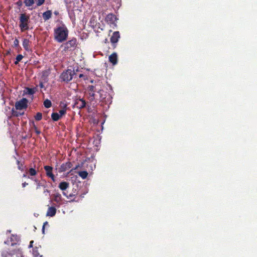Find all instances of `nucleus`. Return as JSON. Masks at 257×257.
<instances>
[{
    "label": "nucleus",
    "instance_id": "obj_36",
    "mask_svg": "<svg viewBox=\"0 0 257 257\" xmlns=\"http://www.w3.org/2000/svg\"><path fill=\"white\" fill-rule=\"evenodd\" d=\"M17 163L18 165V168L19 170L23 171V168H22V164H20V162L19 160L17 161Z\"/></svg>",
    "mask_w": 257,
    "mask_h": 257
},
{
    "label": "nucleus",
    "instance_id": "obj_8",
    "mask_svg": "<svg viewBox=\"0 0 257 257\" xmlns=\"http://www.w3.org/2000/svg\"><path fill=\"white\" fill-rule=\"evenodd\" d=\"M44 169L46 171V175L47 177L50 178L53 181H55V177L53 173V167L50 166H44Z\"/></svg>",
    "mask_w": 257,
    "mask_h": 257
},
{
    "label": "nucleus",
    "instance_id": "obj_41",
    "mask_svg": "<svg viewBox=\"0 0 257 257\" xmlns=\"http://www.w3.org/2000/svg\"><path fill=\"white\" fill-rule=\"evenodd\" d=\"M28 185V183H27V182H25L24 183H22V187L23 188L25 187L27 185Z\"/></svg>",
    "mask_w": 257,
    "mask_h": 257
},
{
    "label": "nucleus",
    "instance_id": "obj_43",
    "mask_svg": "<svg viewBox=\"0 0 257 257\" xmlns=\"http://www.w3.org/2000/svg\"><path fill=\"white\" fill-rule=\"evenodd\" d=\"M34 242L33 240H32L30 242L29 247H32L33 246V243Z\"/></svg>",
    "mask_w": 257,
    "mask_h": 257
},
{
    "label": "nucleus",
    "instance_id": "obj_17",
    "mask_svg": "<svg viewBox=\"0 0 257 257\" xmlns=\"http://www.w3.org/2000/svg\"><path fill=\"white\" fill-rule=\"evenodd\" d=\"M14 251L13 249H8V250H3L1 252V257H8L11 256L13 257L14 256Z\"/></svg>",
    "mask_w": 257,
    "mask_h": 257
},
{
    "label": "nucleus",
    "instance_id": "obj_12",
    "mask_svg": "<svg viewBox=\"0 0 257 257\" xmlns=\"http://www.w3.org/2000/svg\"><path fill=\"white\" fill-rule=\"evenodd\" d=\"M86 105V102L83 98H79L75 100L74 106L78 109L84 108Z\"/></svg>",
    "mask_w": 257,
    "mask_h": 257
},
{
    "label": "nucleus",
    "instance_id": "obj_22",
    "mask_svg": "<svg viewBox=\"0 0 257 257\" xmlns=\"http://www.w3.org/2000/svg\"><path fill=\"white\" fill-rule=\"evenodd\" d=\"M13 251H14V255H16L17 257H24L23 251L21 248H16L13 249Z\"/></svg>",
    "mask_w": 257,
    "mask_h": 257
},
{
    "label": "nucleus",
    "instance_id": "obj_5",
    "mask_svg": "<svg viewBox=\"0 0 257 257\" xmlns=\"http://www.w3.org/2000/svg\"><path fill=\"white\" fill-rule=\"evenodd\" d=\"M76 73L74 69H67L61 74L60 78L62 81L68 83L73 79Z\"/></svg>",
    "mask_w": 257,
    "mask_h": 257
},
{
    "label": "nucleus",
    "instance_id": "obj_33",
    "mask_svg": "<svg viewBox=\"0 0 257 257\" xmlns=\"http://www.w3.org/2000/svg\"><path fill=\"white\" fill-rule=\"evenodd\" d=\"M23 114H24V112L23 113H20V112H19L14 110V109L12 110V114L14 116L18 117L19 116L23 115Z\"/></svg>",
    "mask_w": 257,
    "mask_h": 257
},
{
    "label": "nucleus",
    "instance_id": "obj_38",
    "mask_svg": "<svg viewBox=\"0 0 257 257\" xmlns=\"http://www.w3.org/2000/svg\"><path fill=\"white\" fill-rule=\"evenodd\" d=\"M46 225H48V222L47 221H45L44 223H43V227H42V232L43 233H44V232H45V227Z\"/></svg>",
    "mask_w": 257,
    "mask_h": 257
},
{
    "label": "nucleus",
    "instance_id": "obj_2",
    "mask_svg": "<svg viewBox=\"0 0 257 257\" xmlns=\"http://www.w3.org/2000/svg\"><path fill=\"white\" fill-rule=\"evenodd\" d=\"M30 16L27 13H22L20 15L19 17V27L22 32L27 31L29 29V23Z\"/></svg>",
    "mask_w": 257,
    "mask_h": 257
},
{
    "label": "nucleus",
    "instance_id": "obj_25",
    "mask_svg": "<svg viewBox=\"0 0 257 257\" xmlns=\"http://www.w3.org/2000/svg\"><path fill=\"white\" fill-rule=\"evenodd\" d=\"M24 3L25 6L29 7L34 4L35 0H24Z\"/></svg>",
    "mask_w": 257,
    "mask_h": 257
},
{
    "label": "nucleus",
    "instance_id": "obj_37",
    "mask_svg": "<svg viewBox=\"0 0 257 257\" xmlns=\"http://www.w3.org/2000/svg\"><path fill=\"white\" fill-rule=\"evenodd\" d=\"M19 41L17 39H16L14 41V46L16 47L19 46Z\"/></svg>",
    "mask_w": 257,
    "mask_h": 257
},
{
    "label": "nucleus",
    "instance_id": "obj_24",
    "mask_svg": "<svg viewBox=\"0 0 257 257\" xmlns=\"http://www.w3.org/2000/svg\"><path fill=\"white\" fill-rule=\"evenodd\" d=\"M60 116L59 115V114L57 112H53L51 114V118L52 120L54 121H58L60 118Z\"/></svg>",
    "mask_w": 257,
    "mask_h": 257
},
{
    "label": "nucleus",
    "instance_id": "obj_23",
    "mask_svg": "<svg viewBox=\"0 0 257 257\" xmlns=\"http://www.w3.org/2000/svg\"><path fill=\"white\" fill-rule=\"evenodd\" d=\"M30 41L27 39H24L23 41V46L26 51L29 50Z\"/></svg>",
    "mask_w": 257,
    "mask_h": 257
},
{
    "label": "nucleus",
    "instance_id": "obj_10",
    "mask_svg": "<svg viewBox=\"0 0 257 257\" xmlns=\"http://www.w3.org/2000/svg\"><path fill=\"white\" fill-rule=\"evenodd\" d=\"M120 38L119 33L118 31L114 32L110 38V42L112 43V47L115 48L116 46V43Z\"/></svg>",
    "mask_w": 257,
    "mask_h": 257
},
{
    "label": "nucleus",
    "instance_id": "obj_47",
    "mask_svg": "<svg viewBox=\"0 0 257 257\" xmlns=\"http://www.w3.org/2000/svg\"><path fill=\"white\" fill-rule=\"evenodd\" d=\"M23 177H28V176L26 174H24L23 175Z\"/></svg>",
    "mask_w": 257,
    "mask_h": 257
},
{
    "label": "nucleus",
    "instance_id": "obj_19",
    "mask_svg": "<svg viewBox=\"0 0 257 257\" xmlns=\"http://www.w3.org/2000/svg\"><path fill=\"white\" fill-rule=\"evenodd\" d=\"M109 61L113 65L117 63V54L115 52L113 53L109 56Z\"/></svg>",
    "mask_w": 257,
    "mask_h": 257
},
{
    "label": "nucleus",
    "instance_id": "obj_3",
    "mask_svg": "<svg viewBox=\"0 0 257 257\" xmlns=\"http://www.w3.org/2000/svg\"><path fill=\"white\" fill-rule=\"evenodd\" d=\"M96 85H89L87 87V98L90 102H95L97 103L98 100H100V97H99L96 95Z\"/></svg>",
    "mask_w": 257,
    "mask_h": 257
},
{
    "label": "nucleus",
    "instance_id": "obj_30",
    "mask_svg": "<svg viewBox=\"0 0 257 257\" xmlns=\"http://www.w3.org/2000/svg\"><path fill=\"white\" fill-rule=\"evenodd\" d=\"M44 183H46V181L45 180H42L41 182H38L36 186V189L38 190L40 189L42 186H44Z\"/></svg>",
    "mask_w": 257,
    "mask_h": 257
},
{
    "label": "nucleus",
    "instance_id": "obj_44",
    "mask_svg": "<svg viewBox=\"0 0 257 257\" xmlns=\"http://www.w3.org/2000/svg\"><path fill=\"white\" fill-rule=\"evenodd\" d=\"M39 86L41 87V88H43L44 87V85H43V83L42 82H41L39 84Z\"/></svg>",
    "mask_w": 257,
    "mask_h": 257
},
{
    "label": "nucleus",
    "instance_id": "obj_42",
    "mask_svg": "<svg viewBox=\"0 0 257 257\" xmlns=\"http://www.w3.org/2000/svg\"><path fill=\"white\" fill-rule=\"evenodd\" d=\"M43 193H50V191L49 190L47 189H44Z\"/></svg>",
    "mask_w": 257,
    "mask_h": 257
},
{
    "label": "nucleus",
    "instance_id": "obj_27",
    "mask_svg": "<svg viewBox=\"0 0 257 257\" xmlns=\"http://www.w3.org/2000/svg\"><path fill=\"white\" fill-rule=\"evenodd\" d=\"M33 255L34 257H42V255H40L38 248L37 247L33 248Z\"/></svg>",
    "mask_w": 257,
    "mask_h": 257
},
{
    "label": "nucleus",
    "instance_id": "obj_6",
    "mask_svg": "<svg viewBox=\"0 0 257 257\" xmlns=\"http://www.w3.org/2000/svg\"><path fill=\"white\" fill-rule=\"evenodd\" d=\"M96 85V89L98 91H96V95L98 97H100V100H98L99 102H106L105 98L106 97L107 92L101 89L100 86Z\"/></svg>",
    "mask_w": 257,
    "mask_h": 257
},
{
    "label": "nucleus",
    "instance_id": "obj_40",
    "mask_svg": "<svg viewBox=\"0 0 257 257\" xmlns=\"http://www.w3.org/2000/svg\"><path fill=\"white\" fill-rule=\"evenodd\" d=\"M63 194L64 196H67V197L68 198H70V197H73V196H74V195H73V194H69V196H67V195H66V193H65V192H63Z\"/></svg>",
    "mask_w": 257,
    "mask_h": 257
},
{
    "label": "nucleus",
    "instance_id": "obj_29",
    "mask_svg": "<svg viewBox=\"0 0 257 257\" xmlns=\"http://www.w3.org/2000/svg\"><path fill=\"white\" fill-rule=\"evenodd\" d=\"M44 105L46 108H47L51 107V106H52L51 101L48 99H46L44 101Z\"/></svg>",
    "mask_w": 257,
    "mask_h": 257
},
{
    "label": "nucleus",
    "instance_id": "obj_7",
    "mask_svg": "<svg viewBox=\"0 0 257 257\" xmlns=\"http://www.w3.org/2000/svg\"><path fill=\"white\" fill-rule=\"evenodd\" d=\"M28 100L26 98H23L15 103V107L17 110L26 109L28 107Z\"/></svg>",
    "mask_w": 257,
    "mask_h": 257
},
{
    "label": "nucleus",
    "instance_id": "obj_45",
    "mask_svg": "<svg viewBox=\"0 0 257 257\" xmlns=\"http://www.w3.org/2000/svg\"><path fill=\"white\" fill-rule=\"evenodd\" d=\"M34 181L36 183V184H37V183H38V182H41V181H40V180H38V179H35V180H34Z\"/></svg>",
    "mask_w": 257,
    "mask_h": 257
},
{
    "label": "nucleus",
    "instance_id": "obj_39",
    "mask_svg": "<svg viewBox=\"0 0 257 257\" xmlns=\"http://www.w3.org/2000/svg\"><path fill=\"white\" fill-rule=\"evenodd\" d=\"M16 4L19 7H21L23 5V2L21 0H19Z\"/></svg>",
    "mask_w": 257,
    "mask_h": 257
},
{
    "label": "nucleus",
    "instance_id": "obj_14",
    "mask_svg": "<svg viewBox=\"0 0 257 257\" xmlns=\"http://www.w3.org/2000/svg\"><path fill=\"white\" fill-rule=\"evenodd\" d=\"M28 174V178L33 180V176H36L37 174V171L35 169V165L34 167H31L26 172Z\"/></svg>",
    "mask_w": 257,
    "mask_h": 257
},
{
    "label": "nucleus",
    "instance_id": "obj_49",
    "mask_svg": "<svg viewBox=\"0 0 257 257\" xmlns=\"http://www.w3.org/2000/svg\"><path fill=\"white\" fill-rule=\"evenodd\" d=\"M83 76V75L82 74H80L79 75V78H81V77H82Z\"/></svg>",
    "mask_w": 257,
    "mask_h": 257
},
{
    "label": "nucleus",
    "instance_id": "obj_31",
    "mask_svg": "<svg viewBox=\"0 0 257 257\" xmlns=\"http://www.w3.org/2000/svg\"><path fill=\"white\" fill-rule=\"evenodd\" d=\"M23 56L21 54H19L16 57V60L15 62V64H18L20 61L23 59Z\"/></svg>",
    "mask_w": 257,
    "mask_h": 257
},
{
    "label": "nucleus",
    "instance_id": "obj_21",
    "mask_svg": "<svg viewBox=\"0 0 257 257\" xmlns=\"http://www.w3.org/2000/svg\"><path fill=\"white\" fill-rule=\"evenodd\" d=\"M69 186V183L67 182H61L59 184V188L62 191L66 190Z\"/></svg>",
    "mask_w": 257,
    "mask_h": 257
},
{
    "label": "nucleus",
    "instance_id": "obj_50",
    "mask_svg": "<svg viewBox=\"0 0 257 257\" xmlns=\"http://www.w3.org/2000/svg\"><path fill=\"white\" fill-rule=\"evenodd\" d=\"M78 166H77L74 169H73L71 170V171H73V170H75L78 168Z\"/></svg>",
    "mask_w": 257,
    "mask_h": 257
},
{
    "label": "nucleus",
    "instance_id": "obj_28",
    "mask_svg": "<svg viewBox=\"0 0 257 257\" xmlns=\"http://www.w3.org/2000/svg\"><path fill=\"white\" fill-rule=\"evenodd\" d=\"M35 91L34 88H31L29 87L26 88L25 93L27 94L33 95L35 93Z\"/></svg>",
    "mask_w": 257,
    "mask_h": 257
},
{
    "label": "nucleus",
    "instance_id": "obj_16",
    "mask_svg": "<svg viewBox=\"0 0 257 257\" xmlns=\"http://www.w3.org/2000/svg\"><path fill=\"white\" fill-rule=\"evenodd\" d=\"M67 106V105L66 103L62 102L60 103V107L61 108V109L59 111V114L60 117H62L66 114Z\"/></svg>",
    "mask_w": 257,
    "mask_h": 257
},
{
    "label": "nucleus",
    "instance_id": "obj_18",
    "mask_svg": "<svg viewBox=\"0 0 257 257\" xmlns=\"http://www.w3.org/2000/svg\"><path fill=\"white\" fill-rule=\"evenodd\" d=\"M56 213V209L54 206H50L48 208L46 215L47 216L53 217Z\"/></svg>",
    "mask_w": 257,
    "mask_h": 257
},
{
    "label": "nucleus",
    "instance_id": "obj_11",
    "mask_svg": "<svg viewBox=\"0 0 257 257\" xmlns=\"http://www.w3.org/2000/svg\"><path fill=\"white\" fill-rule=\"evenodd\" d=\"M116 19V16L111 13L108 14L105 18V21L108 24L113 25L115 26L116 25L115 24Z\"/></svg>",
    "mask_w": 257,
    "mask_h": 257
},
{
    "label": "nucleus",
    "instance_id": "obj_1",
    "mask_svg": "<svg viewBox=\"0 0 257 257\" xmlns=\"http://www.w3.org/2000/svg\"><path fill=\"white\" fill-rule=\"evenodd\" d=\"M69 31L65 25L59 26L54 30V38L58 43L65 41L68 37Z\"/></svg>",
    "mask_w": 257,
    "mask_h": 257
},
{
    "label": "nucleus",
    "instance_id": "obj_46",
    "mask_svg": "<svg viewBox=\"0 0 257 257\" xmlns=\"http://www.w3.org/2000/svg\"><path fill=\"white\" fill-rule=\"evenodd\" d=\"M45 184V183H44V186H42V187H44V188L45 189H46L47 185Z\"/></svg>",
    "mask_w": 257,
    "mask_h": 257
},
{
    "label": "nucleus",
    "instance_id": "obj_48",
    "mask_svg": "<svg viewBox=\"0 0 257 257\" xmlns=\"http://www.w3.org/2000/svg\"><path fill=\"white\" fill-rule=\"evenodd\" d=\"M54 13L56 15H57L59 14V13L58 12H57V11H55Z\"/></svg>",
    "mask_w": 257,
    "mask_h": 257
},
{
    "label": "nucleus",
    "instance_id": "obj_20",
    "mask_svg": "<svg viewBox=\"0 0 257 257\" xmlns=\"http://www.w3.org/2000/svg\"><path fill=\"white\" fill-rule=\"evenodd\" d=\"M52 11L48 10L43 14V18L45 21H46L50 19L52 17Z\"/></svg>",
    "mask_w": 257,
    "mask_h": 257
},
{
    "label": "nucleus",
    "instance_id": "obj_32",
    "mask_svg": "<svg viewBox=\"0 0 257 257\" xmlns=\"http://www.w3.org/2000/svg\"><path fill=\"white\" fill-rule=\"evenodd\" d=\"M35 118L36 120H40L42 118V114L41 112H37L35 116Z\"/></svg>",
    "mask_w": 257,
    "mask_h": 257
},
{
    "label": "nucleus",
    "instance_id": "obj_9",
    "mask_svg": "<svg viewBox=\"0 0 257 257\" xmlns=\"http://www.w3.org/2000/svg\"><path fill=\"white\" fill-rule=\"evenodd\" d=\"M20 241L19 237L17 235L12 234L10 238V240H8L5 241V244H10V242H11V246H15L17 244L18 242Z\"/></svg>",
    "mask_w": 257,
    "mask_h": 257
},
{
    "label": "nucleus",
    "instance_id": "obj_13",
    "mask_svg": "<svg viewBox=\"0 0 257 257\" xmlns=\"http://www.w3.org/2000/svg\"><path fill=\"white\" fill-rule=\"evenodd\" d=\"M53 201L56 202V207H59L62 204L63 201L61 194L59 193L53 194Z\"/></svg>",
    "mask_w": 257,
    "mask_h": 257
},
{
    "label": "nucleus",
    "instance_id": "obj_35",
    "mask_svg": "<svg viewBox=\"0 0 257 257\" xmlns=\"http://www.w3.org/2000/svg\"><path fill=\"white\" fill-rule=\"evenodd\" d=\"M45 1V0H37L36 1L37 6H40L42 5L44 3Z\"/></svg>",
    "mask_w": 257,
    "mask_h": 257
},
{
    "label": "nucleus",
    "instance_id": "obj_4",
    "mask_svg": "<svg viewBox=\"0 0 257 257\" xmlns=\"http://www.w3.org/2000/svg\"><path fill=\"white\" fill-rule=\"evenodd\" d=\"M77 44V39L76 38H72L70 40L62 44L61 47L63 48V51L67 52L74 50L76 48Z\"/></svg>",
    "mask_w": 257,
    "mask_h": 257
},
{
    "label": "nucleus",
    "instance_id": "obj_15",
    "mask_svg": "<svg viewBox=\"0 0 257 257\" xmlns=\"http://www.w3.org/2000/svg\"><path fill=\"white\" fill-rule=\"evenodd\" d=\"M72 166V165L71 163L70 162H68L66 163H63L61 165L60 168V171L61 172H65L67 170L69 169L70 168H71Z\"/></svg>",
    "mask_w": 257,
    "mask_h": 257
},
{
    "label": "nucleus",
    "instance_id": "obj_26",
    "mask_svg": "<svg viewBox=\"0 0 257 257\" xmlns=\"http://www.w3.org/2000/svg\"><path fill=\"white\" fill-rule=\"evenodd\" d=\"M78 174L79 176L81 177L83 179H86L88 174L87 172L85 171H79L78 172Z\"/></svg>",
    "mask_w": 257,
    "mask_h": 257
},
{
    "label": "nucleus",
    "instance_id": "obj_34",
    "mask_svg": "<svg viewBox=\"0 0 257 257\" xmlns=\"http://www.w3.org/2000/svg\"><path fill=\"white\" fill-rule=\"evenodd\" d=\"M33 128L35 130V133L37 135H40L41 134V131L38 130V127L35 125L34 122H33Z\"/></svg>",
    "mask_w": 257,
    "mask_h": 257
}]
</instances>
